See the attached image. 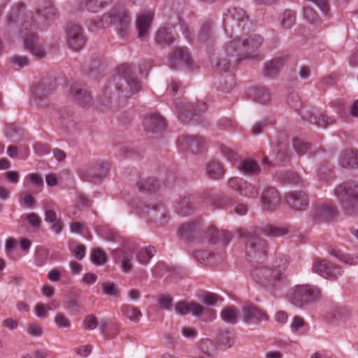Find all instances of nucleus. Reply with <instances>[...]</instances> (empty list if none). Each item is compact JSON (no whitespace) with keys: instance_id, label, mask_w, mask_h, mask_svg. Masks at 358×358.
<instances>
[{"instance_id":"obj_33","label":"nucleus","mask_w":358,"mask_h":358,"mask_svg":"<svg viewBox=\"0 0 358 358\" xmlns=\"http://www.w3.org/2000/svg\"><path fill=\"white\" fill-rule=\"evenodd\" d=\"M307 120L310 124L322 127H327L329 125L333 124L336 121L335 118L323 114H319L318 115H311Z\"/></svg>"},{"instance_id":"obj_53","label":"nucleus","mask_w":358,"mask_h":358,"mask_svg":"<svg viewBox=\"0 0 358 358\" xmlns=\"http://www.w3.org/2000/svg\"><path fill=\"white\" fill-rule=\"evenodd\" d=\"M102 288L103 294L110 296H117L120 292L118 287L109 281L102 283Z\"/></svg>"},{"instance_id":"obj_9","label":"nucleus","mask_w":358,"mask_h":358,"mask_svg":"<svg viewBox=\"0 0 358 358\" xmlns=\"http://www.w3.org/2000/svg\"><path fill=\"white\" fill-rule=\"evenodd\" d=\"M169 65L173 69H193V59L186 47H176L169 55Z\"/></svg>"},{"instance_id":"obj_58","label":"nucleus","mask_w":358,"mask_h":358,"mask_svg":"<svg viewBox=\"0 0 358 358\" xmlns=\"http://www.w3.org/2000/svg\"><path fill=\"white\" fill-rule=\"evenodd\" d=\"M189 302L187 301H179L175 305V310L177 313L181 315H185L189 314Z\"/></svg>"},{"instance_id":"obj_25","label":"nucleus","mask_w":358,"mask_h":358,"mask_svg":"<svg viewBox=\"0 0 358 358\" xmlns=\"http://www.w3.org/2000/svg\"><path fill=\"white\" fill-rule=\"evenodd\" d=\"M238 169L245 176H255L260 173L261 169L259 164L252 159H245L240 162Z\"/></svg>"},{"instance_id":"obj_28","label":"nucleus","mask_w":358,"mask_h":358,"mask_svg":"<svg viewBox=\"0 0 358 358\" xmlns=\"http://www.w3.org/2000/svg\"><path fill=\"white\" fill-rule=\"evenodd\" d=\"M192 196L189 195L184 196L180 199L176 206V212L182 216L189 215L193 211Z\"/></svg>"},{"instance_id":"obj_8","label":"nucleus","mask_w":358,"mask_h":358,"mask_svg":"<svg viewBox=\"0 0 358 358\" xmlns=\"http://www.w3.org/2000/svg\"><path fill=\"white\" fill-rule=\"evenodd\" d=\"M255 281L266 288H274L281 281L280 271H273L267 266L259 265L251 271Z\"/></svg>"},{"instance_id":"obj_7","label":"nucleus","mask_w":358,"mask_h":358,"mask_svg":"<svg viewBox=\"0 0 358 358\" xmlns=\"http://www.w3.org/2000/svg\"><path fill=\"white\" fill-rule=\"evenodd\" d=\"M131 17L124 8H113L108 13L103 15L99 22H94L96 28H101L104 25L118 24L120 31L124 32L129 28Z\"/></svg>"},{"instance_id":"obj_1","label":"nucleus","mask_w":358,"mask_h":358,"mask_svg":"<svg viewBox=\"0 0 358 358\" xmlns=\"http://www.w3.org/2000/svg\"><path fill=\"white\" fill-rule=\"evenodd\" d=\"M57 15V10L49 0H44L36 13L29 12L24 15L21 22L20 34L27 50L37 58L45 56L44 41L36 31L45 29Z\"/></svg>"},{"instance_id":"obj_35","label":"nucleus","mask_w":358,"mask_h":358,"mask_svg":"<svg viewBox=\"0 0 358 358\" xmlns=\"http://www.w3.org/2000/svg\"><path fill=\"white\" fill-rule=\"evenodd\" d=\"M252 96L254 100L260 103H266L271 99L270 92L265 87H257L255 88Z\"/></svg>"},{"instance_id":"obj_21","label":"nucleus","mask_w":358,"mask_h":358,"mask_svg":"<svg viewBox=\"0 0 358 358\" xmlns=\"http://www.w3.org/2000/svg\"><path fill=\"white\" fill-rule=\"evenodd\" d=\"M55 79H43L34 90V94L38 99H42L50 94L55 89Z\"/></svg>"},{"instance_id":"obj_40","label":"nucleus","mask_w":358,"mask_h":358,"mask_svg":"<svg viewBox=\"0 0 358 358\" xmlns=\"http://www.w3.org/2000/svg\"><path fill=\"white\" fill-rule=\"evenodd\" d=\"M155 253V249L152 246L142 248L136 254L137 260L142 264H146Z\"/></svg>"},{"instance_id":"obj_23","label":"nucleus","mask_w":358,"mask_h":358,"mask_svg":"<svg viewBox=\"0 0 358 358\" xmlns=\"http://www.w3.org/2000/svg\"><path fill=\"white\" fill-rule=\"evenodd\" d=\"M339 162L343 168L358 166V150H345L340 156Z\"/></svg>"},{"instance_id":"obj_54","label":"nucleus","mask_w":358,"mask_h":358,"mask_svg":"<svg viewBox=\"0 0 358 358\" xmlns=\"http://www.w3.org/2000/svg\"><path fill=\"white\" fill-rule=\"evenodd\" d=\"M24 5L22 3H17L11 9L8 16V21L9 22H15L20 15L22 11L24 10Z\"/></svg>"},{"instance_id":"obj_42","label":"nucleus","mask_w":358,"mask_h":358,"mask_svg":"<svg viewBox=\"0 0 358 358\" xmlns=\"http://www.w3.org/2000/svg\"><path fill=\"white\" fill-rule=\"evenodd\" d=\"M263 233L266 236L276 238L287 234L288 231L282 227L267 225L263 229Z\"/></svg>"},{"instance_id":"obj_60","label":"nucleus","mask_w":358,"mask_h":358,"mask_svg":"<svg viewBox=\"0 0 358 358\" xmlns=\"http://www.w3.org/2000/svg\"><path fill=\"white\" fill-rule=\"evenodd\" d=\"M35 314L38 317L46 318L49 315L48 307L43 303H38L34 308Z\"/></svg>"},{"instance_id":"obj_20","label":"nucleus","mask_w":358,"mask_h":358,"mask_svg":"<svg viewBox=\"0 0 358 358\" xmlns=\"http://www.w3.org/2000/svg\"><path fill=\"white\" fill-rule=\"evenodd\" d=\"M231 234L224 230H218L214 227H209L206 231V238L211 243H216L222 241L224 245L227 244L231 239Z\"/></svg>"},{"instance_id":"obj_31","label":"nucleus","mask_w":358,"mask_h":358,"mask_svg":"<svg viewBox=\"0 0 358 358\" xmlns=\"http://www.w3.org/2000/svg\"><path fill=\"white\" fill-rule=\"evenodd\" d=\"M137 187L140 192H152L159 188V182L154 178H148L138 181Z\"/></svg>"},{"instance_id":"obj_45","label":"nucleus","mask_w":358,"mask_h":358,"mask_svg":"<svg viewBox=\"0 0 358 358\" xmlns=\"http://www.w3.org/2000/svg\"><path fill=\"white\" fill-rule=\"evenodd\" d=\"M280 179L285 180L289 183L294 185H300L302 183L303 180L299 174L292 171H286L280 173L278 176Z\"/></svg>"},{"instance_id":"obj_14","label":"nucleus","mask_w":358,"mask_h":358,"mask_svg":"<svg viewBox=\"0 0 358 358\" xmlns=\"http://www.w3.org/2000/svg\"><path fill=\"white\" fill-rule=\"evenodd\" d=\"M152 20L153 15L151 12H144L138 15L136 26L138 31V38L141 41H146L149 38L150 28Z\"/></svg>"},{"instance_id":"obj_17","label":"nucleus","mask_w":358,"mask_h":358,"mask_svg":"<svg viewBox=\"0 0 358 358\" xmlns=\"http://www.w3.org/2000/svg\"><path fill=\"white\" fill-rule=\"evenodd\" d=\"M178 143L182 149L196 154L205 145L206 141L203 137L200 136H185L178 140Z\"/></svg>"},{"instance_id":"obj_13","label":"nucleus","mask_w":358,"mask_h":358,"mask_svg":"<svg viewBox=\"0 0 358 358\" xmlns=\"http://www.w3.org/2000/svg\"><path fill=\"white\" fill-rule=\"evenodd\" d=\"M285 201L289 207L296 211L305 210L309 204L307 194L301 191L287 193L285 195Z\"/></svg>"},{"instance_id":"obj_50","label":"nucleus","mask_w":358,"mask_h":358,"mask_svg":"<svg viewBox=\"0 0 358 358\" xmlns=\"http://www.w3.org/2000/svg\"><path fill=\"white\" fill-rule=\"evenodd\" d=\"M91 259L96 265H102L106 262V254L99 248L94 249L91 253Z\"/></svg>"},{"instance_id":"obj_61","label":"nucleus","mask_w":358,"mask_h":358,"mask_svg":"<svg viewBox=\"0 0 358 358\" xmlns=\"http://www.w3.org/2000/svg\"><path fill=\"white\" fill-rule=\"evenodd\" d=\"M231 16L238 22H243L245 20H248V17L243 9L233 8L229 10Z\"/></svg>"},{"instance_id":"obj_10","label":"nucleus","mask_w":358,"mask_h":358,"mask_svg":"<svg viewBox=\"0 0 358 358\" xmlns=\"http://www.w3.org/2000/svg\"><path fill=\"white\" fill-rule=\"evenodd\" d=\"M66 43L74 51H79L85 44V37L82 27L74 23L69 24L66 29Z\"/></svg>"},{"instance_id":"obj_38","label":"nucleus","mask_w":358,"mask_h":358,"mask_svg":"<svg viewBox=\"0 0 358 358\" xmlns=\"http://www.w3.org/2000/svg\"><path fill=\"white\" fill-rule=\"evenodd\" d=\"M121 268L124 273L131 272L133 264L134 253L131 251H122L121 252Z\"/></svg>"},{"instance_id":"obj_63","label":"nucleus","mask_w":358,"mask_h":358,"mask_svg":"<svg viewBox=\"0 0 358 358\" xmlns=\"http://www.w3.org/2000/svg\"><path fill=\"white\" fill-rule=\"evenodd\" d=\"M303 15L306 19L311 23L315 22L317 18L316 12L310 6L304 7Z\"/></svg>"},{"instance_id":"obj_12","label":"nucleus","mask_w":358,"mask_h":358,"mask_svg":"<svg viewBox=\"0 0 358 358\" xmlns=\"http://www.w3.org/2000/svg\"><path fill=\"white\" fill-rule=\"evenodd\" d=\"M150 222L155 224L157 227L163 226L167 222V211L162 205H153L146 206L144 211Z\"/></svg>"},{"instance_id":"obj_5","label":"nucleus","mask_w":358,"mask_h":358,"mask_svg":"<svg viewBox=\"0 0 358 358\" xmlns=\"http://www.w3.org/2000/svg\"><path fill=\"white\" fill-rule=\"evenodd\" d=\"M238 234L239 237L245 241L247 255L262 257L267 254L266 241L260 238L253 228L240 229Z\"/></svg>"},{"instance_id":"obj_43","label":"nucleus","mask_w":358,"mask_h":358,"mask_svg":"<svg viewBox=\"0 0 358 358\" xmlns=\"http://www.w3.org/2000/svg\"><path fill=\"white\" fill-rule=\"evenodd\" d=\"M350 315V311L345 307H336L330 312V317L333 320L344 322Z\"/></svg>"},{"instance_id":"obj_59","label":"nucleus","mask_w":358,"mask_h":358,"mask_svg":"<svg viewBox=\"0 0 358 358\" xmlns=\"http://www.w3.org/2000/svg\"><path fill=\"white\" fill-rule=\"evenodd\" d=\"M158 303L160 307L165 310H169L172 307V299L168 295H159L158 296Z\"/></svg>"},{"instance_id":"obj_41","label":"nucleus","mask_w":358,"mask_h":358,"mask_svg":"<svg viewBox=\"0 0 358 358\" xmlns=\"http://www.w3.org/2000/svg\"><path fill=\"white\" fill-rule=\"evenodd\" d=\"M291 328L294 332L301 331L303 334H308L310 330L308 324H307L304 320L299 316H295L294 317L291 324Z\"/></svg>"},{"instance_id":"obj_49","label":"nucleus","mask_w":358,"mask_h":358,"mask_svg":"<svg viewBox=\"0 0 358 358\" xmlns=\"http://www.w3.org/2000/svg\"><path fill=\"white\" fill-rule=\"evenodd\" d=\"M295 21V15L292 10H287L283 13L282 25L285 28L289 29L294 24Z\"/></svg>"},{"instance_id":"obj_6","label":"nucleus","mask_w":358,"mask_h":358,"mask_svg":"<svg viewBox=\"0 0 358 358\" xmlns=\"http://www.w3.org/2000/svg\"><path fill=\"white\" fill-rule=\"evenodd\" d=\"M117 90L125 93V96L136 93L141 90L139 80L134 76L128 65H122L119 68V74L114 77Z\"/></svg>"},{"instance_id":"obj_19","label":"nucleus","mask_w":358,"mask_h":358,"mask_svg":"<svg viewBox=\"0 0 358 358\" xmlns=\"http://www.w3.org/2000/svg\"><path fill=\"white\" fill-rule=\"evenodd\" d=\"M280 198L278 192L273 187L266 189L262 196V203L266 210H273L279 205Z\"/></svg>"},{"instance_id":"obj_51","label":"nucleus","mask_w":358,"mask_h":358,"mask_svg":"<svg viewBox=\"0 0 358 358\" xmlns=\"http://www.w3.org/2000/svg\"><path fill=\"white\" fill-rule=\"evenodd\" d=\"M185 107L186 111L195 114L203 113L207 110L206 103L202 101H199L194 104L187 103Z\"/></svg>"},{"instance_id":"obj_22","label":"nucleus","mask_w":358,"mask_h":358,"mask_svg":"<svg viewBox=\"0 0 358 358\" xmlns=\"http://www.w3.org/2000/svg\"><path fill=\"white\" fill-rule=\"evenodd\" d=\"M175 40L176 34L173 32V30L169 28H159L155 35V41L157 44L169 45L173 43Z\"/></svg>"},{"instance_id":"obj_64","label":"nucleus","mask_w":358,"mask_h":358,"mask_svg":"<svg viewBox=\"0 0 358 358\" xmlns=\"http://www.w3.org/2000/svg\"><path fill=\"white\" fill-rule=\"evenodd\" d=\"M213 255V253L208 250H196L194 252L195 258L201 262L209 260Z\"/></svg>"},{"instance_id":"obj_24","label":"nucleus","mask_w":358,"mask_h":358,"mask_svg":"<svg viewBox=\"0 0 358 358\" xmlns=\"http://www.w3.org/2000/svg\"><path fill=\"white\" fill-rule=\"evenodd\" d=\"M70 93L75 97L80 105L85 106L91 101L92 97L90 94L85 90L80 88L77 84L71 86Z\"/></svg>"},{"instance_id":"obj_48","label":"nucleus","mask_w":358,"mask_h":358,"mask_svg":"<svg viewBox=\"0 0 358 358\" xmlns=\"http://www.w3.org/2000/svg\"><path fill=\"white\" fill-rule=\"evenodd\" d=\"M243 182V179L234 177L228 180L227 186L231 190L236 192L237 194L241 195V191L242 190Z\"/></svg>"},{"instance_id":"obj_15","label":"nucleus","mask_w":358,"mask_h":358,"mask_svg":"<svg viewBox=\"0 0 358 358\" xmlns=\"http://www.w3.org/2000/svg\"><path fill=\"white\" fill-rule=\"evenodd\" d=\"M242 320L247 324H257L268 319L267 315L257 307L245 305L242 308Z\"/></svg>"},{"instance_id":"obj_26","label":"nucleus","mask_w":358,"mask_h":358,"mask_svg":"<svg viewBox=\"0 0 358 358\" xmlns=\"http://www.w3.org/2000/svg\"><path fill=\"white\" fill-rule=\"evenodd\" d=\"M206 173L210 178L217 180L224 175L225 170L220 162L213 160L207 164Z\"/></svg>"},{"instance_id":"obj_2","label":"nucleus","mask_w":358,"mask_h":358,"mask_svg":"<svg viewBox=\"0 0 358 358\" xmlns=\"http://www.w3.org/2000/svg\"><path fill=\"white\" fill-rule=\"evenodd\" d=\"M263 43L259 35H252L247 38H235L224 44L222 50L216 58L211 59L212 65L219 71H229L240 61L252 58Z\"/></svg>"},{"instance_id":"obj_62","label":"nucleus","mask_w":358,"mask_h":358,"mask_svg":"<svg viewBox=\"0 0 358 358\" xmlns=\"http://www.w3.org/2000/svg\"><path fill=\"white\" fill-rule=\"evenodd\" d=\"M83 324L85 329H94L98 325V322L95 316L93 315H89L86 316Z\"/></svg>"},{"instance_id":"obj_16","label":"nucleus","mask_w":358,"mask_h":358,"mask_svg":"<svg viewBox=\"0 0 358 358\" xmlns=\"http://www.w3.org/2000/svg\"><path fill=\"white\" fill-rule=\"evenodd\" d=\"M312 215L318 220L329 222L337 215V210L331 204L320 203L315 206Z\"/></svg>"},{"instance_id":"obj_27","label":"nucleus","mask_w":358,"mask_h":358,"mask_svg":"<svg viewBox=\"0 0 358 358\" xmlns=\"http://www.w3.org/2000/svg\"><path fill=\"white\" fill-rule=\"evenodd\" d=\"M283 64V58H274L265 64L264 74L268 77H273L278 74Z\"/></svg>"},{"instance_id":"obj_39","label":"nucleus","mask_w":358,"mask_h":358,"mask_svg":"<svg viewBox=\"0 0 358 358\" xmlns=\"http://www.w3.org/2000/svg\"><path fill=\"white\" fill-rule=\"evenodd\" d=\"M112 1L113 0H87L85 6L87 10L96 13L110 4Z\"/></svg>"},{"instance_id":"obj_4","label":"nucleus","mask_w":358,"mask_h":358,"mask_svg":"<svg viewBox=\"0 0 358 358\" xmlns=\"http://www.w3.org/2000/svg\"><path fill=\"white\" fill-rule=\"evenodd\" d=\"M286 296L287 300L293 305L301 308L320 300L322 292L315 285H299L289 289Z\"/></svg>"},{"instance_id":"obj_34","label":"nucleus","mask_w":358,"mask_h":358,"mask_svg":"<svg viewBox=\"0 0 358 358\" xmlns=\"http://www.w3.org/2000/svg\"><path fill=\"white\" fill-rule=\"evenodd\" d=\"M238 310L234 306H227L221 312L222 319L229 324H236L238 321Z\"/></svg>"},{"instance_id":"obj_37","label":"nucleus","mask_w":358,"mask_h":358,"mask_svg":"<svg viewBox=\"0 0 358 358\" xmlns=\"http://www.w3.org/2000/svg\"><path fill=\"white\" fill-rule=\"evenodd\" d=\"M289 263V258L283 254H276L273 260V271H280L281 278L282 271H284Z\"/></svg>"},{"instance_id":"obj_44","label":"nucleus","mask_w":358,"mask_h":358,"mask_svg":"<svg viewBox=\"0 0 358 358\" xmlns=\"http://www.w3.org/2000/svg\"><path fill=\"white\" fill-rule=\"evenodd\" d=\"M243 188L241 191V196H245L248 198H257L259 194V191L257 187L248 182L246 180H244L243 183Z\"/></svg>"},{"instance_id":"obj_57","label":"nucleus","mask_w":358,"mask_h":358,"mask_svg":"<svg viewBox=\"0 0 358 358\" xmlns=\"http://www.w3.org/2000/svg\"><path fill=\"white\" fill-rule=\"evenodd\" d=\"M211 27L212 24L210 22H206L203 24L198 36L199 41L206 42L209 40L210 37Z\"/></svg>"},{"instance_id":"obj_29","label":"nucleus","mask_w":358,"mask_h":358,"mask_svg":"<svg viewBox=\"0 0 358 358\" xmlns=\"http://www.w3.org/2000/svg\"><path fill=\"white\" fill-rule=\"evenodd\" d=\"M189 314L194 317H200L203 314H208L210 319L215 317V313L213 310L205 308L200 305L198 302L192 301H189Z\"/></svg>"},{"instance_id":"obj_55","label":"nucleus","mask_w":358,"mask_h":358,"mask_svg":"<svg viewBox=\"0 0 358 358\" xmlns=\"http://www.w3.org/2000/svg\"><path fill=\"white\" fill-rule=\"evenodd\" d=\"M55 323L59 328H70L71 322L62 313H57L55 317Z\"/></svg>"},{"instance_id":"obj_56","label":"nucleus","mask_w":358,"mask_h":358,"mask_svg":"<svg viewBox=\"0 0 358 358\" xmlns=\"http://www.w3.org/2000/svg\"><path fill=\"white\" fill-rule=\"evenodd\" d=\"M220 299L219 295L208 292H205L201 297L202 301L208 306L216 304Z\"/></svg>"},{"instance_id":"obj_3","label":"nucleus","mask_w":358,"mask_h":358,"mask_svg":"<svg viewBox=\"0 0 358 358\" xmlns=\"http://www.w3.org/2000/svg\"><path fill=\"white\" fill-rule=\"evenodd\" d=\"M334 195L347 215L358 214V182H343L334 189Z\"/></svg>"},{"instance_id":"obj_52","label":"nucleus","mask_w":358,"mask_h":358,"mask_svg":"<svg viewBox=\"0 0 358 358\" xmlns=\"http://www.w3.org/2000/svg\"><path fill=\"white\" fill-rule=\"evenodd\" d=\"M293 148L299 155H303L310 149V145L300 139H294L293 141Z\"/></svg>"},{"instance_id":"obj_47","label":"nucleus","mask_w":358,"mask_h":358,"mask_svg":"<svg viewBox=\"0 0 358 358\" xmlns=\"http://www.w3.org/2000/svg\"><path fill=\"white\" fill-rule=\"evenodd\" d=\"M335 257L341 262L350 265H355L358 264V254L348 255L337 252L335 254Z\"/></svg>"},{"instance_id":"obj_30","label":"nucleus","mask_w":358,"mask_h":358,"mask_svg":"<svg viewBox=\"0 0 358 358\" xmlns=\"http://www.w3.org/2000/svg\"><path fill=\"white\" fill-rule=\"evenodd\" d=\"M121 312L126 318L135 323L142 317V313L138 308L128 304L122 306Z\"/></svg>"},{"instance_id":"obj_11","label":"nucleus","mask_w":358,"mask_h":358,"mask_svg":"<svg viewBox=\"0 0 358 358\" xmlns=\"http://www.w3.org/2000/svg\"><path fill=\"white\" fill-rule=\"evenodd\" d=\"M313 270L321 276L330 280L337 278L342 273L338 266L325 259L315 260L313 265Z\"/></svg>"},{"instance_id":"obj_32","label":"nucleus","mask_w":358,"mask_h":358,"mask_svg":"<svg viewBox=\"0 0 358 358\" xmlns=\"http://www.w3.org/2000/svg\"><path fill=\"white\" fill-rule=\"evenodd\" d=\"M198 229V223L189 222L180 225L178 229V234L181 238L188 239Z\"/></svg>"},{"instance_id":"obj_36","label":"nucleus","mask_w":358,"mask_h":358,"mask_svg":"<svg viewBox=\"0 0 358 358\" xmlns=\"http://www.w3.org/2000/svg\"><path fill=\"white\" fill-rule=\"evenodd\" d=\"M199 349L208 357L213 355L217 350L215 339L213 341L209 338H202L199 343Z\"/></svg>"},{"instance_id":"obj_18","label":"nucleus","mask_w":358,"mask_h":358,"mask_svg":"<svg viewBox=\"0 0 358 358\" xmlns=\"http://www.w3.org/2000/svg\"><path fill=\"white\" fill-rule=\"evenodd\" d=\"M145 130L150 132H159L165 129L166 122L162 115L157 113L148 114L143 122Z\"/></svg>"},{"instance_id":"obj_46","label":"nucleus","mask_w":358,"mask_h":358,"mask_svg":"<svg viewBox=\"0 0 358 358\" xmlns=\"http://www.w3.org/2000/svg\"><path fill=\"white\" fill-rule=\"evenodd\" d=\"M215 342L217 349L222 350L230 348L234 344L233 337H215Z\"/></svg>"}]
</instances>
